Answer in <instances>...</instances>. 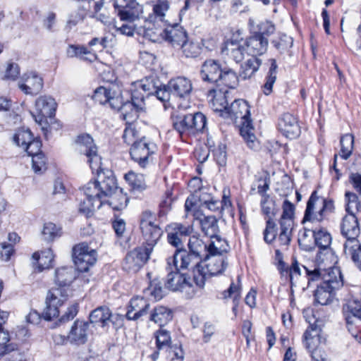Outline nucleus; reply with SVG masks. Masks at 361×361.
<instances>
[{"instance_id": "nucleus-1", "label": "nucleus", "mask_w": 361, "mask_h": 361, "mask_svg": "<svg viewBox=\"0 0 361 361\" xmlns=\"http://www.w3.org/2000/svg\"><path fill=\"white\" fill-rule=\"evenodd\" d=\"M78 150L86 156L92 172L97 174V180L90 181L82 188L86 198L104 200L117 190V183L111 171L106 174L102 170V158L97 147L89 135H79L76 140Z\"/></svg>"}, {"instance_id": "nucleus-2", "label": "nucleus", "mask_w": 361, "mask_h": 361, "mask_svg": "<svg viewBox=\"0 0 361 361\" xmlns=\"http://www.w3.org/2000/svg\"><path fill=\"white\" fill-rule=\"evenodd\" d=\"M223 117L230 118L240 126V133L247 141L250 147H255V136L251 125L248 104L243 99H235L229 106H227Z\"/></svg>"}, {"instance_id": "nucleus-3", "label": "nucleus", "mask_w": 361, "mask_h": 361, "mask_svg": "<svg viewBox=\"0 0 361 361\" xmlns=\"http://www.w3.org/2000/svg\"><path fill=\"white\" fill-rule=\"evenodd\" d=\"M111 6L118 9L121 20L127 21L121 27H115L116 32L128 37L133 36L135 29L133 22L142 13V6L135 0H112Z\"/></svg>"}, {"instance_id": "nucleus-4", "label": "nucleus", "mask_w": 361, "mask_h": 361, "mask_svg": "<svg viewBox=\"0 0 361 361\" xmlns=\"http://www.w3.org/2000/svg\"><path fill=\"white\" fill-rule=\"evenodd\" d=\"M334 204L331 200L320 197L317 191H314L307 202L302 224H319L322 222L326 216L334 212Z\"/></svg>"}, {"instance_id": "nucleus-5", "label": "nucleus", "mask_w": 361, "mask_h": 361, "mask_svg": "<svg viewBox=\"0 0 361 361\" xmlns=\"http://www.w3.org/2000/svg\"><path fill=\"white\" fill-rule=\"evenodd\" d=\"M304 269L308 286L312 281L321 280L320 286L336 291L343 285L341 272L338 267H329L326 269L319 267H314L313 269L308 267Z\"/></svg>"}, {"instance_id": "nucleus-6", "label": "nucleus", "mask_w": 361, "mask_h": 361, "mask_svg": "<svg viewBox=\"0 0 361 361\" xmlns=\"http://www.w3.org/2000/svg\"><path fill=\"white\" fill-rule=\"evenodd\" d=\"M188 187L191 195L186 200L185 202V210L188 212H190L194 216L193 224L199 226L200 228L203 231V212L202 207L203 202L202 200V180L200 178H192L189 183Z\"/></svg>"}, {"instance_id": "nucleus-7", "label": "nucleus", "mask_w": 361, "mask_h": 361, "mask_svg": "<svg viewBox=\"0 0 361 361\" xmlns=\"http://www.w3.org/2000/svg\"><path fill=\"white\" fill-rule=\"evenodd\" d=\"M140 228L145 242V247H150L151 252L157 243L163 231L156 223L155 215L149 211L142 212L140 216Z\"/></svg>"}, {"instance_id": "nucleus-8", "label": "nucleus", "mask_w": 361, "mask_h": 361, "mask_svg": "<svg viewBox=\"0 0 361 361\" xmlns=\"http://www.w3.org/2000/svg\"><path fill=\"white\" fill-rule=\"evenodd\" d=\"M71 293V290L59 287L49 290L46 298V307L43 312L45 320L49 321L59 315V307L66 302Z\"/></svg>"}, {"instance_id": "nucleus-9", "label": "nucleus", "mask_w": 361, "mask_h": 361, "mask_svg": "<svg viewBox=\"0 0 361 361\" xmlns=\"http://www.w3.org/2000/svg\"><path fill=\"white\" fill-rule=\"evenodd\" d=\"M56 106L55 99L51 96L42 95L36 99L35 111L32 114L35 122L42 127V130L47 126V118L54 116Z\"/></svg>"}, {"instance_id": "nucleus-10", "label": "nucleus", "mask_w": 361, "mask_h": 361, "mask_svg": "<svg viewBox=\"0 0 361 361\" xmlns=\"http://www.w3.org/2000/svg\"><path fill=\"white\" fill-rule=\"evenodd\" d=\"M97 257L96 250L90 247L86 243H80L73 248V262L80 271H87L93 266Z\"/></svg>"}, {"instance_id": "nucleus-11", "label": "nucleus", "mask_w": 361, "mask_h": 361, "mask_svg": "<svg viewBox=\"0 0 361 361\" xmlns=\"http://www.w3.org/2000/svg\"><path fill=\"white\" fill-rule=\"evenodd\" d=\"M92 98L100 104H109L111 109L118 108L122 102V90L114 84L102 86L94 90Z\"/></svg>"}, {"instance_id": "nucleus-12", "label": "nucleus", "mask_w": 361, "mask_h": 361, "mask_svg": "<svg viewBox=\"0 0 361 361\" xmlns=\"http://www.w3.org/2000/svg\"><path fill=\"white\" fill-rule=\"evenodd\" d=\"M144 99L145 95L137 96L136 92L131 93V102H125L122 95L121 106L114 109L120 111L121 117L126 121V124H130L138 118L139 112L144 107Z\"/></svg>"}, {"instance_id": "nucleus-13", "label": "nucleus", "mask_w": 361, "mask_h": 361, "mask_svg": "<svg viewBox=\"0 0 361 361\" xmlns=\"http://www.w3.org/2000/svg\"><path fill=\"white\" fill-rule=\"evenodd\" d=\"M203 240L198 236L192 235L190 238L188 247L190 254L192 255L195 265L192 267V278L197 286L203 287V266L201 253L202 252Z\"/></svg>"}, {"instance_id": "nucleus-14", "label": "nucleus", "mask_w": 361, "mask_h": 361, "mask_svg": "<svg viewBox=\"0 0 361 361\" xmlns=\"http://www.w3.org/2000/svg\"><path fill=\"white\" fill-rule=\"evenodd\" d=\"M172 118L174 128L180 133L190 130L201 131L203 129V114L201 112L188 115L173 113Z\"/></svg>"}, {"instance_id": "nucleus-15", "label": "nucleus", "mask_w": 361, "mask_h": 361, "mask_svg": "<svg viewBox=\"0 0 361 361\" xmlns=\"http://www.w3.org/2000/svg\"><path fill=\"white\" fill-rule=\"evenodd\" d=\"M304 265L300 264L297 260L294 259L290 267H287L283 261L280 260L279 270L283 276L289 278L291 287L296 286H303L307 283V278L305 277V271Z\"/></svg>"}, {"instance_id": "nucleus-16", "label": "nucleus", "mask_w": 361, "mask_h": 361, "mask_svg": "<svg viewBox=\"0 0 361 361\" xmlns=\"http://www.w3.org/2000/svg\"><path fill=\"white\" fill-rule=\"evenodd\" d=\"M150 247H137L129 252L123 263V268L129 273H136L149 258Z\"/></svg>"}, {"instance_id": "nucleus-17", "label": "nucleus", "mask_w": 361, "mask_h": 361, "mask_svg": "<svg viewBox=\"0 0 361 361\" xmlns=\"http://www.w3.org/2000/svg\"><path fill=\"white\" fill-rule=\"evenodd\" d=\"M157 149V145L145 137H142L137 142H135L130 148L132 159L141 167H145L149 162L150 155Z\"/></svg>"}, {"instance_id": "nucleus-18", "label": "nucleus", "mask_w": 361, "mask_h": 361, "mask_svg": "<svg viewBox=\"0 0 361 361\" xmlns=\"http://www.w3.org/2000/svg\"><path fill=\"white\" fill-rule=\"evenodd\" d=\"M18 87L25 94L35 96L43 89L44 80L38 73L28 71L22 75Z\"/></svg>"}, {"instance_id": "nucleus-19", "label": "nucleus", "mask_w": 361, "mask_h": 361, "mask_svg": "<svg viewBox=\"0 0 361 361\" xmlns=\"http://www.w3.org/2000/svg\"><path fill=\"white\" fill-rule=\"evenodd\" d=\"M154 337L156 338L157 351L154 352L151 355L153 360H156L158 358L159 351L169 353L172 352L177 358H182V354L180 353V355L179 353L176 350V348L171 345V338L168 331L160 329L155 332Z\"/></svg>"}, {"instance_id": "nucleus-20", "label": "nucleus", "mask_w": 361, "mask_h": 361, "mask_svg": "<svg viewBox=\"0 0 361 361\" xmlns=\"http://www.w3.org/2000/svg\"><path fill=\"white\" fill-rule=\"evenodd\" d=\"M279 129L286 137L294 139L300 134L297 118L290 113L283 114L279 121Z\"/></svg>"}, {"instance_id": "nucleus-21", "label": "nucleus", "mask_w": 361, "mask_h": 361, "mask_svg": "<svg viewBox=\"0 0 361 361\" xmlns=\"http://www.w3.org/2000/svg\"><path fill=\"white\" fill-rule=\"evenodd\" d=\"M227 90L213 88L207 94V100L209 105L214 112L219 113L223 117L224 111L228 106Z\"/></svg>"}, {"instance_id": "nucleus-22", "label": "nucleus", "mask_w": 361, "mask_h": 361, "mask_svg": "<svg viewBox=\"0 0 361 361\" xmlns=\"http://www.w3.org/2000/svg\"><path fill=\"white\" fill-rule=\"evenodd\" d=\"M170 3L168 0H157L153 5L149 20L166 26L170 23Z\"/></svg>"}, {"instance_id": "nucleus-23", "label": "nucleus", "mask_w": 361, "mask_h": 361, "mask_svg": "<svg viewBox=\"0 0 361 361\" xmlns=\"http://www.w3.org/2000/svg\"><path fill=\"white\" fill-rule=\"evenodd\" d=\"M343 314L348 326L361 320V300H350L343 306ZM348 331H351L350 327Z\"/></svg>"}, {"instance_id": "nucleus-24", "label": "nucleus", "mask_w": 361, "mask_h": 361, "mask_svg": "<svg viewBox=\"0 0 361 361\" xmlns=\"http://www.w3.org/2000/svg\"><path fill=\"white\" fill-rule=\"evenodd\" d=\"M149 303L145 298L141 297L133 298L128 306L126 317L129 320H137L145 315L149 308Z\"/></svg>"}, {"instance_id": "nucleus-25", "label": "nucleus", "mask_w": 361, "mask_h": 361, "mask_svg": "<svg viewBox=\"0 0 361 361\" xmlns=\"http://www.w3.org/2000/svg\"><path fill=\"white\" fill-rule=\"evenodd\" d=\"M245 45L247 53L256 57V56L262 55L267 51L268 39L262 35L255 34L247 39Z\"/></svg>"}, {"instance_id": "nucleus-26", "label": "nucleus", "mask_w": 361, "mask_h": 361, "mask_svg": "<svg viewBox=\"0 0 361 361\" xmlns=\"http://www.w3.org/2000/svg\"><path fill=\"white\" fill-rule=\"evenodd\" d=\"M164 39L170 42L173 47H181L187 39V34L184 29L175 23L164 28Z\"/></svg>"}, {"instance_id": "nucleus-27", "label": "nucleus", "mask_w": 361, "mask_h": 361, "mask_svg": "<svg viewBox=\"0 0 361 361\" xmlns=\"http://www.w3.org/2000/svg\"><path fill=\"white\" fill-rule=\"evenodd\" d=\"M89 324L83 321H75L68 335V339L71 343L83 344L87 340Z\"/></svg>"}, {"instance_id": "nucleus-28", "label": "nucleus", "mask_w": 361, "mask_h": 361, "mask_svg": "<svg viewBox=\"0 0 361 361\" xmlns=\"http://www.w3.org/2000/svg\"><path fill=\"white\" fill-rule=\"evenodd\" d=\"M75 271L71 267H62L55 271V283L59 288L70 289V286L75 279Z\"/></svg>"}, {"instance_id": "nucleus-29", "label": "nucleus", "mask_w": 361, "mask_h": 361, "mask_svg": "<svg viewBox=\"0 0 361 361\" xmlns=\"http://www.w3.org/2000/svg\"><path fill=\"white\" fill-rule=\"evenodd\" d=\"M167 87L172 94L180 98L188 95L192 90L190 81L182 77L171 80Z\"/></svg>"}, {"instance_id": "nucleus-30", "label": "nucleus", "mask_w": 361, "mask_h": 361, "mask_svg": "<svg viewBox=\"0 0 361 361\" xmlns=\"http://www.w3.org/2000/svg\"><path fill=\"white\" fill-rule=\"evenodd\" d=\"M171 262L176 271L188 269L190 264H192V268L195 265V260H193L192 255L188 253L185 250H177L173 258L168 259L169 266Z\"/></svg>"}, {"instance_id": "nucleus-31", "label": "nucleus", "mask_w": 361, "mask_h": 361, "mask_svg": "<svg viewBox=\"0 0 361 361\" xmlns=\"http://www.w3.org/2000/svg\"><path fill=\"white\" fill-rule=\"evenodd\" d=\"M164 27L162 24L148 20L144 25L143 36L154 42H159L164 39Z\"/></svg>"}, {"instance_id": "nucleus-32", "label": "nucleus", "mask_w": 361, "mask_h": 361, "mask_svg": "<svg viewBox=\"0 0 361 361\" xmlns=\"http://www.w3.org/2000/svg\"><path fill=\"white\" fill-rule=\"evenodd\" d=\"M189 233V228L181 224H174L169 227L168 240L174 247L182 245L183 237H186Z\"/></svg>"}, {"instance_id": "nucleus-33", "label": "nucleus", "mask_w": 361, "mask_h": 361, "mask_svg": "<svg viewBox=\"0 0 361 361\" xmlns=\"http://www.w3.org/2000/svg\"><path fill=\"white\" fill-rule=\"evenodd\" d=\"M157 85L153 78H147L132 84L131 93L135 92L137 96L144 94L145 97L154 94Z\"/></svg>"}, {"instance_id": "nucleus-34", "label": "nucleus", "mask_w": 361, "mask_h": 361, "mask_svg": "<svg viewBox=\"0 0 361 361\" xmlns=\"http://www.w3.org/2000/svg\"><path fill=\"white\" fill-rule=\"evenodd\" d=\"M166 286L173 291L183 290L190 288V285L183 274L178 271H171L167 276Z\"/></svg>"}, {"instance_id": "nucleus-35", "label": "nucleus", "mask_w": 361, "mask_h": 361, "mask_svg": "<svg viewBox=\"0 0 361 361\" xmlns=\"http://www.w3.org/2000/svg\"><path fill=\"white\" fill-rule=\"evenodd\" d=\"M222 71L219 61L212 59L204 61V80L211 83L217 82Z\"/></svg>"}, {"instance_id": "nucleus-36", "label": "nucleus", "mask_w": 361, "mask_h": 361, "mask_svg": "<svg viewBox=\"0 0 361 361\" xmlns=\"http://www.w3.org/2000/svg\"><path fill=\"white\" fill-rule=\"evenodd\" d=\"M111 317V312L106 307H99L93 310L90 315L91 323L99 326L109 325Z\"/></svg>"}, {"instance_id": "nucleus-37", "label": "nucleus", "mask_w": 361, "mask_h": 361, "mask_svg": "<svg viewBox=\"0 0 361 361\" xmlns=\"http://www.w3.org/2000/svg\"><path fill=\"white\" fill-rule=\"evenodd\" d=\"M209 238L207 245H204V248L207 247L209 255L213 256L221 255L226 251L227 243L225 239L220 236L219 233L211 235Z\"/></svg>"}, {"instance_id": "nucleus-38", "label": "nucleus", "mask_w": 361, "mask_h": 361, "mask_svg": "<svg viewBox=\"0 0 361 361\" xmlns=\"http://www.w3.org/2000/svg\"><path fill=\"white\" fill-rule=\"evenodd\" d=\"M66 54L69 57H78L90 62L94 61L97 59L94 52L83 46L70 45L67 48Z\"/></svg>"}, {"instance_id": "nucleus-39", "label": "nucleus", "mask_w": 361, "mask_h": 361, "mask_svg": "<svg viewBox=\"0 0 361 361\" xmlns=\"http://www.w3.org/2000/svg\"><path fill=\"white\" fill-rule=\"evenodd\" d=\"M171 311L166 307H156L151 312L149 319L162 326L172 319Z\"/></svg>"}, {"instance_id": "nucleus-40", "label": "nucleus", "mask_w": 361, "mask_h": 361, "mask_svg": "<svg viewBox=\"0 0 361 361\" xmlns=\"http://www.w3.org/2000/svg\"><path fill=\"white\" fill-rule=\"evenodd\" d=\"M32 258L36 262V265L39 271L51 267L54 255L51 249H47L41 252H35Z\"/></svg>"}, {"instance_id": "nucleus-41", "label": "nucleus", "mask_w": 361, "mask_h": 361, "mask_svg": "<svg viewBox=\"0 0 361 361\" xmlns=\"http://www.w3.org/2000/svg\"><path fill=\"white\" fill-rule=\"evenodd\" d=\"M244 46L231 41L225 43L221 51L228 55L236 63H239L244 59Z\"/></svg>"}, {"instance_id": "nucleus-42", "label": "nucleus", "mask_w": 361, "mask_h": 361, "mask_svg": "<svg viewBox=\"0 0 361 361\" xmlns=\"http://www.w3.org/2000/svg\"><path fill=\"white\" fill-rule=\"evenodd\" d=\"M261 64L262 61L259 59L252 56L241 65L240 77L243 80L250 78L258 71Z\"/></svg>"}, {"instance_id": "nucleus-43", "label": "nucleus", "mask_w": 361, "mask_h": 361, "mask_svg": "<svg viewBox=\"0 0 361 361\" xmlns=\"http://www.w3.org/2000/svg\"><path fill=\"white\" fill-rule=\"evenodd\" d=\"M316 231L309 228L306 224L303 229L300 230L298 233V243L305 250H310L314 245V240Z\"/></svg>"}, {"instance_id": "nucleus-44", "label": "nucleus", "mask_w": 361, "mask_h": 361, "mask_svg": "<svg viewBox=\"0 0 361 361\" xmlns=\"http://www.w3.org/2000/svg\"><path fill=\"white\" fill-rule=\"evenodd\" d=\"M125 179L134 192H142L147 188L145 177L141 173L129 171L125 175Z\"/></svg>"}, {"instance_id": "nucleus-45", "label": "nucleus", "mask_w": 361, "mask_h": 361, "mask_svg": "<svg viewBox=\"0 0 361 361\" xmlns=\"http://www.w3.org/2000/svg\"><path fill=\"white\" fill-rule=\"evenodd\" d=\"M103 200L115 210H121L127 205V197L118 187L116 191Z\"/></svg>"}, {"instance_id": "nucleus-46", "label": "nucleus", "mask_w": 361, "mask_h": 361, "mask_svg": "<svg viewBox=\"0 0 361 361\" xmlns=\"http://www.w3.org/2000/svg\"><path fill=\"white\" fill-rule=\"evenodd\" d=\"M335 290L318 286L314 291V301L322 305H327L335 298Z\"/></svg>"}, {"instance_id": "nucleus-47", "label": "nucleus", "mask_w": 361, "mask_h": 361, "mask_svg": "<svg viewBox=\"0 0 361 361\" xmlns=\"http://www.w3.org/2000/svg\"><path fill=\"white\" fill-rule=\"evenodd\" d=\"M204 261L209 262L206 264V267L210 276L221 274L226 268L224 260L222 257L210 258L209 256H206Z\"/></svg>"}, {"instance_id": "nucleus-48", "label": "nucleus", "mask_w": 361, "mask_h": 361, "mask_svg": "<svg viewBox=\"0 0 361 361\" xmlns=\"http://www.w3.org/2000/svg\"><path fill=\"white\" fill-rule=\"evenodd\" d=\"M103 204H104V200H103L86 198L80 203L79 211L85 216H89L95 210L99 209Z\"/></svg>"}, {"instance_id": "nucleus-49", "label": "nucleus", "mask_w": 361, "mask_h": 361, "mask_svg": "<svg viewBox=\"0 0 361 361\" xmlns=\"http://www.w3.org/2000/svg\"><path fill=\"white\" fill-rule=\"evenodd\" d=\"M282 215L280 219V225L293 226L295 206L289 200H285L282 205Z\"/></svg>"}, {"instance_id": "nucleus-50", "label": "nucleus", "mask_w": 361, "mask_h": 361, "mask_svg": "<svg viewBox=\"0 0 361 361\" xmlns=\"http://www.w3.org/2000/svg\"><path fill=\"white\" fill-rule=\"evenodd\" d=\"M270 67L267 76L266 77V82L263 86V92L266 95H269L272 92V88L276 80L277 73V64L274 59H269Z\"/></svg>"}, {"instance_id": "nucleus-51", "label": "nucleus", "mask_w": 361, "mask_h": 361, "mask_svg": "<svg viewBox=\"0 0 361 361\" xmlns=\"http://www.w3.org/2000/svg\"><path fill=\"white\" fill-rule=\"evenodd\" d=\"M319 341L317 332L310 326L304 333L303 343L306 349L312 354V352L318 349L317 344Z\"/></svg>"}, {"instance_id": "nucleus-52", "label": "nucleus", "mask_w": 361, "mask_h": 361, "mask_svg": "<svg viewBox=\"0 0 361 361\" xmlns=\"http://www.w3.org/2000/svg\"><path fill=\"white\" fill-rule=\"evenodd\" d=\"M33 135L28 128H19L13 136V140L18 147H24L32 141Z\"/></svg>"}, {"instance_id": "nucleus-53", "label": "nucleus", "mask_w": 361, "mask_h": 361, "mask_svg": "<svg viewBox=\"0 0 361 361\" xmlns=\"http://www.w3.org/2000/svg\"><path fill=\"white\" fill-rule=\"evenodd\" d=\"M42 235L44 240L53 241L55 238L61 236V228L52 222H46L43 226Z\"/></svg>"}, {"instance_id": "nucleus-54", "label": "nucleus", "mask_w": 361, "mask_h": 361, "mask_svg": "<svg viewBox=\"0 0 361 361\" xmlns=\"http://www.w3.org/2000/svg\"><path fill=\"white\" fill-rule=\"evenodd\" d=\"M341 146L340 156L343 159H348L352 154L354 145V137L351 134H345L341 137Z\"/></svg>"}, {"instance_id": "nucleus-55", "label": "nucleus", "mask_w": 361, "mask_h": 361, "mask_svg": "<svg viewBox=\"0 0 361 361\" xmlns=\"http://www.w3.org/2000/svg\"><path fill=\"white\" fill-rule=\"evenodd\" d=\"M262 212L268 219H272L276 214L275 201L270 198L268 195H263L261 202Z\"/></svg>"}, {"instance_id": "nucleus-56", "label": "nucleus", "mask_w": 361, "mask_h": 361, "mask_svg": "<svg viewBox=\"0 0 361 361\" xmlns=\"http://www.w3.org/2000/svg\"><path fill=\"white\" fill-rule=\"evenodd\" d=\"M209 190L208 192H204V206L211 211L218 212L219 214L221 213L220 202L218 198L214 196V193L216 192V188H209Z\"/></svg>"}, {"instance_id": "nucleus-57", "label": "nucleus", "mask_w": 361, "mask_h": 361, "mask_svg": "<svg viewBox=\"0 0 361 361\" xmlns=\"http://www.w3.org/2000/svg\"><path fill=\"white\" fill-rule=\"evenodd\" d=\"M219 233L218 219L214 216H204V235L209 237Z\"/></svg>"}, {"instance_id": "nucleus-58", "label": "nucleus", "mask_w": 361, "mask_h": 361, "mask_svg": "<svg viewBox=\"0 0 361 361\" xmlns=\"http://www.w3.org/2000/svg\"><path fill=\"white\" fill-rule=\"evenodd\" d=\"M331 243V236L326 231L319 230L316 231L314 245H317L321 249L328 248Z\"/></svg>"}, {"instance_id": "nucleus-59", "label": "nucleus", "mask_w": 361, "mask_h": 361, "mask_svg": "<svg viewBox=\"0 0 361 361\" xmlns=\"http://www.w3.org/2000/svg\"><path fill=\"white\" fill-rule=\"evenodd\" d=\"M219 80L229 88H235L238 83L237 75L231 69L223 71Z\"/></svg>"}, {"instance_id": "nucleus-60", "label": "nucleus", "mask_w": 361, "mask_h": 361, "mask_svg": "<svg viewBox=\"0 0 361 361\" xmlns=\"http://www.w3.org/2000/svg\"><path fill=\"white\" fill-rule=\"evenodd\" d=\"M180 49L186 57H196L201 53V47L198 43L185 42L182 44Z\"/></svg>"}, {"instance_id": "nucleus-61", "label": "nucleus", "mask_w": 361, "mask_h": 361, "mask_svg": "<svg viewBox=\"0 0 361 361\" xmlns=\"http://www.w3.org/2000/svg\"><path fill=\"white\" fill-rule=\"evenodd\" d=\"M276 236V224L272 219H267L266 228L264 231V240L267 243H271Z\"/></svg>"}, {"instance_id": "nucleus-62", "label": "nucleus", "mask_w": 361, "mask_h": 361, "mask_svg": "<svg viewBox=\"0 0 361 361\" xmlns=\"http://www.w3.org/2000/svg\"><path fill=\"white\" fill-rule=\"evenodd\" d=\"M145 293L152 295L154 300H159L163 298L164 290L161 283L154 280L150 283L147 289L145 290Z\"/></svg>"}, {"instance_id": "nucleus-63", "label": "nucleus", "mask_w": 361, "mask_h": 361, "mask_svg": "<svg viewBox=\"0 0 361 361\" xmlns=\"http://www.w3.org/2000/svg\"><path fill=\"white\" fill-rule=\"evenodd\" d=\"M345 196L347 201L345 207L347 213H354V210L359 211L360 204L358 202L357 195L352 192H346Z\"/></svg>"}, {"instance_id": "nucleus-64", "label": "nucleus", "mask_w": 361, "mask_h": 361, "mask_svg": "<svg viewBox=\"0 0 361 361\" xmlns=\"http://www.w3.org/2000/svg\"><path fill=\"white\" fill-rule=\"evenodd\" d=\"M240 286L239 284H235L232 282L230 287L227 290H224L222 293L223 298L227 299L228 298H233V302L239 301L240 298Z\"/></svg>"}]
</instances>
